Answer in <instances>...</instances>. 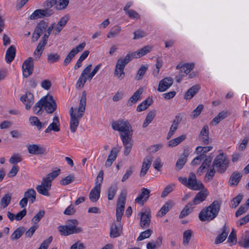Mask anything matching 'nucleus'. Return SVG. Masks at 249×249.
Returning a JSON list of instances; mask_svg holds the SVG:
<instances>
[{"label": "nucleus", "mask_w": 249, "mask_h": 249, "mask_svg": "<svg viewBox=\"0 0 249 249\" xmlns=\"http://www.w3.org/2000/svg\"><path fill=\"white\" fill-rule=\"evenodd\" d=\"M122 233V229L120 228V224L117 225L116 223H113L110 228V236L111 238H115L120 236Z\"/></svg>", "instance_id": "nucleus-26"}, {"label": "nucleus", "mask_w": 249, "mask_h": 249, "mask_svg": "<svg viewBox=\"0 0 249 249\" xmlns=\"http://www.w3.org/2000/svg\"><path fill=\"white\" fill-rule=\"evenodd\" d=\"M152 103V99L151 98H148L141 104L139 105L137 107V111L141 112L145 110L148 107L151 105Z\"/></svg>", "instance_id": "nucleus-39"}, {"label": "nucleus", "mask_w": 249, "mask_h": 249, "mask_svg": "<svg viewBox=\"0 0 249 249\" xmlns=\"http://www.w3.org/2000/svg\"><path fill=\"white\" fill-rule=\"evenodd\" d=\"M111 126L114 130L119 132L124 146V155L128 156L132 147L131 139L133 131L131 125L127 120H119L113 122Z\"/></svg>", "instance_id": "nucleus-1"}, {"label": "nucleus", "mask_w": 249, "mask_h": 249, "mask_svg": "<svg viewBox=\"0 0 249 249\" xmlns=\"http://www.w3.org/2000/svg\"><path fill=\"white\" fill-rule=\"evenodd\" d=\"M156 116L155 111H150L146 115L145 119L143 123L142 127L145 128L153 121Z\"/></svg>", "instance_id": "nucleus-45"}, {"label": "nucleus", "mask_w": 249, "mask_h": 249, "mask_svg": "<svg viewBox=\"0 0 249 249\" xmlns=\"http://www.w3.org/2000/svg\"><path fill=\"white\" fill-rule=\"evenodd\" d=\"M199 138L204 144L209 143V127L208 125H206L203 127L200 132Z\"/></svg>", "instance_id": "nucleus-28"}, {"label": "nucleus", "mask_w": 249, "mask_h": 249, "mask_svg": "<svg viewBox=\"0 0 249 249\" xmlns=\"http://www.w3.org/2000/svg\"><path fill=\"white\" fill-rule=\"evenodd\" d=\"M74 180V176L73 175H70L61 179L60 184L62 185H66L73 182Z\"/></svg>", "instance_id": "nucleus-57"}, {"label": "nucleus", "mask_w": 249, "mask_h": 249, "mask_svg": "<svg viewBox=\"0 0 249 249\" xmlns=\"http://www.w3.org/2000/svg\"><path fill=\"white\" fill-rule=\"evenodd\" d=\"M212 146H205V147H202V146H198L196 147V153L197 154H200V155H204V159H205L206 157V154L211 150L212 149Z\"/></svg>", "instance_id": "nucleus-46"}, {"label": "nucleus", "mask_w": 249, "mask_h": 249, "mask_svg": "<svg viewBox=\"0 0 249 249\" xmlns=\"http://www.w3.org/2000/svg\"><path fill=\"white\" fill-rule=\"evenodd\" d=\"M229 163V160L223 153L217 155L213 162V166L217 171L220 173H224L227 169Z\"/></svg>", "instance_id": "nucleus-6"}, {"label": "nucleus", "mask_w": 249, "mask_h": 249, "mask_svg": "<svg viewBox=\"0 0 249 249\" xmlns=\"http://www.w3.org/2000/svg\"><path fill=\"white\" fill-rule=\"evenodd\" d=\"M211 162V159H206L204 160L202 165L198 169L197 173H198L199 174V175H200L201 173H202L204 172V169L209 166Z\"/></svg>", "instance_id": "nucleus-55"}, {"label": "nucleus", "mask_w": 249, "mask_h": 249, "mask_svg": "<svg viewBox=\"0 0 249 249\" xmlns=\"http://www.w3.org/2000/svg\"><path fill=\"white\" fill-rule=\"evenodd\" d=\"M143 92L142 89H139L134 92L133 95L130 97L127 103V106H131L137 103Z\"/></svg>", "instance_id": "nucleus-30"}, {"label": "nucleus", "mask_w": 249, "mask_h": 249, "mask_svg": "<svg viewBox=\"0 0 249 249\" xmlns=\"http://www.w3.org/2000/svg\"><path fill=\"white\" fill-rule=\"evenodd\" d=\"M86 105V94L83 92L80 100L77 110H74L73 107L70 109V128L71 132L74 133L79 125V121L83 116Z\"/></svg>", "instance_id": "nucleus-2"}, {"label": "nucleus", "mask_w": 249, "mask_h": 249, "mask_svg": "<svg viewBox=\"0 0 249 249\" xmlns=\"http://www.w3.org/2000/svg\"><path fill=\"white\" fill-rule=\"evenodd\" d=\"M222 232L215 239V243L218 244L223 242L227 238L229 233V228L225 224L222 228Z\"/></svg>", "instance_id": "nucleus-29"}, {"label": "nucleus", "mask_w": 249, "mask_h": 249, "mask_svg": "<svg viewBox=\"0 0 249 249\" xmlns=\"http://www.w3.org/2000/svg\"><path fill=\"white\" fill-rule=\"evenodd\" d=\"M152 49V46L147 45L142 48L138 50L137 51L134 53H128L126 55H128L130 57V61L134 58H140L147 53L151 52Z\"/></svg>", "instance_id": "nucleus-14"}, {"label": "nucleus", "mask_w": 249, "mask_h": 249, "mask_svg": "<svg viewBox=\"0 0 249 249\" xmlns=\"http://www.w3.org/2000/svg\"><path fill=\"white\" fill-rule=\"evenodd\" d=\"M130 61V57L128 55H126L124 58H119L115 66L114 76L119 80L123 79L125 76L124 71L125 67Z\"/></svg>", "instance_id": "nucleus-5"}, {"label": "nucleus", "mask_w": 249, "mask_h": 249, "mask_svg": "<svg viewBox=\"0 0 249 249\" xmlns=\"http://www.w3.org/2000/svg\"><path fill=\"white\" fill-rule=\"evenodd\" d=\"M193 231L191 230H187L184 231L183 234L182 244L186 246L189 243L190 240L192 237Z\"/></svg>", "instance_id": "nucleus-44"}, {"label": "nucleus", "mask_w": 249, "mask_h": 249, "mask_svg": "<svg viewBox=\"0 0 249 249\" xmlns=\"http://www.w3.org/2000/svg\"><path fill=\"white\" fill-rule=\"evenodd\" d=\"M208 193L207 190L198 192L191 202L193 205L198 204L205 200Z\"/></svg>", "instance_id": "nucleus-24"}, {"label": "nucleus", "mask_w": 249, "mask_h": 249, "mask_svg": "<svg viewBox=\"0 0 249 249\" xmlns=\"http://www.w3.org/2000/svg\"><path fill=\"white\" fill-rule=\"evenodd\" d=\"M24 231L23 228L19 227L17 228L11 236L12 240H16L19 239L23 234Z\"/></svg>", "instance_id": "nucleus-47"}, {"label": "nucleus", "mask_w": 249, "mask_h": 249, "mask_svg": "<svg viewBox=\"0 0 249 249\" xmlns=\"http://www.w3.org/2000/svg\"><path fill=\"white\" fill-rule=\"evenodd\" d=\"M173 206V202L172 201H169L165 203L161 208L158 213V215L162 217L164 216Z\"/></svg>", "instance_id": "nucleus-36"}, {"label": "nucleus", "mask_w": 249, "mask_h": 249, "mask_svg": "<svg viewBox=\"0 0 249 249\" xmlns=\"http://www.w3.org/2000/svg\"><path fill=\"white\" fill-rule=\"evenodd\" d=\"M42 101L41 99L37 102L33 107V111L34 113L37 115L41 114L42 112V108L43 107L42 106Z\"/></svg>", "instance_id": "nucleus-53"}, {"label": "nucleus", "mask_w": 249, "mask_h": 249, "mask_svg": "<svg viewBox=\"0 0 249 249\" xmlns=\"http://www.w3.org/2000/svg\"><path fill=\"white\" fill-rule=\"evenodd\" d=\"M242 198L243 196L240 195H239L234 197L231 201V207L234 208H236L241 202Z\"/></svg>", "instance_id": "nucleus-61"}, {"label": "nucleus", "mask_w": 249, "mask_h": 249, "mask_svg": "<svg viewBox=\"0 0 249 249\" xmlns=\"http://www.w3.org/2000/svg\"><path fill=\"white\" fill-rule=\"evenodd\" d=\"M51 131L58 132L60 131V124L58 117L55 116L53 118V122L45 129V132L46 133L50 132Z\"/></svg>", "instance_id": "nucleus-22"}, {"label": "nucleus", "mask_w": 249, "mask_h": 249, "mask_svg": "<svg viewBox=\"0 0 249 249\" xmlns=\"http://www.w3.org/2000/svg\"><path fill=\"white\" fill-rule=\"evenodd\" d=\"M239 245L245 248H249V231H246L238 242Z\"/></svg>", "instance_id": "nucleus-40"}, {"label": "nucleus", "mask_w": 249, "mask_h": 249, "mask_svg": "<svg viewBox=\"0 0 249 249\" xmlns=\"http://www.w3.org/2000/svg\"><path fill=\"white\" fill-rule=\"evenodd\" d=\"M117 191L116 186H112L108 190L107 198L108 200L113 199Z\"/></svg>", "instance_id": "nucleus-56"}, {"label": "nucleus", "mask_w": 249, "mask_h": 249, "mask_svg": "<svg viewBox=\"0 0 249 249\" xmlns=\"http://www.w3.org/2000/svg\"><path fill=\"white\" fill-rule=\"evenodd\" d=\"M69 19L68 16L66 15L61 18L57 24L55 26L53 34L55 36L59 34L63 28L65 26Z\"/></svg>", "instance_id": "nucleus-21"}, {"label": "nucleus", "mask_w": 249, "mask_h": 249, "mask_svg": "<svg viewBox=\"0 0 249 249\" xmlns=\"http://www.w3.org/2000/svg\"><path fill=\"white\" fill-rule=\"evenodd\" d=\"M194 67L193 63H185L183 65L178 64L177 66V69L180 70L181 72L184 73L186 75L190 73Z\"/></svg>", "instance_id": "nucleus-34"}, {"label": "nucleus", "mask_w": 249, "mask_h": 249, "mask_svg": "<svg viewBox=\"0 0 249 249\" xmlns=\"http://www.w3.org/2000/svg\"><path fill=\"white\" fill-rule=\"evenodd\" d=\"M152 161V158L149 156L146 157L144 159L140 172V177H142L145 176L151 166Z\"/></svg>", "instance_id": "nucleus-25"}, {"label": "nucleus", "mask_w": 249, "mask_h": 249, "mask_svg": "<svg viewBox=\"0 0 249 249\" xmlns=\"http://www.w3.org/2000/svg\"><path fill=\"white\" fill-rule=\"evenodd\" d=\"M29 120L31 125L36 126L38 130L41 129V122L37 117H30Z\"/></svg>", "instance_id": "nucleus-52"}, {"label": "nucleus", "mask_w": 249, "mask_h": 249, "mask_svg": "<svg viewBox=\"0 0 249 249\" xmlns=\"http://www.w3.org/2000/svg\"><path fill=\"white\" fill-rule=\"evenodd\" d=\"M229 115L228 111H222L219 112L211 121V124L212 125H215L217 124L221 121L226 118Z\"/></svg>", "instance_id": "nucleus-37"}, {"label": "nucleus", "mask_w": 249, "mask_h": 249, "mask_svg": "<svg viewBox=\"0 0 249 249\" xmlns=\"http://www.w3.org/2000/svg\"><path fill=\"white\" fill-rule=\"evenodd\" d=\"M152 233V231L149 229L142 231L138 237L137 241H142L144 239L148 238L151 236Z\"/></svg>", "instance_id": "nucleus-59"}, {"label": "nucleus", "mask_w": 249, "mask_h": 249, "mask_svg": "<svg viewBox=\"0 0 249 249\" xmlns=\"http://www.w3.org/2000/svg\"><path fill=\"white\" fill-rule=\"evenodd\" d=\"M28 150L29 153L34 155L44 154L46 153V149L36 144H32L28 146Z\"/></svg>", "instance_id": "nucleus-23"}, {"label": "nucleus", "mask_w": 249, "mask_h": 249, "mask_svg": "<svg viewBox=\"0 0 249 249\" xmlns=\"http://www.w3.org/2000/svg\"><path fill=\"white\" fill-rule=\"evenodd\" d=\"M78 222L75 219L69 220L67 224L64 226H60L57 228L58 231L61 235L67 236L74 233H79L83 231L82 228L78 227Z\"/></svg>", "instance_id": "nucleus-4"}, {"label": "nucleus", "mask_w": 249, "mask_h": 249, "mask_svg": "<svg viewBox=\"0 0 249 249\" xmlns=\"http://www.w3.org/2000/svg\"><path fill=\"white\" fill-rule=\"evenodd\" d=\"M51 183L43 179L41 184L36 186V189L39 194L48 196L50 195L49 191L51 188Z\"/></svg>", "instance_id": "nucleus-13"}, {"label": "nucleus", "mask_w": 249, "mask_h": 249, "mask_svg": "<svg viewBox=\"0 0 249 249\" xmlns=\"http://www.w3.org/2000/svg\"><path fill=\"white\" fill-rule=\"evenodd\" d=\"M175 186V185L174 184H170L169 185H167L163 190L161 195V196L162 197H164L166 196L168 194H169L170 193L172 192L173 190V188Z\"/></svg>", "instance_id": "nucleus-64"}, {"label": "nucleus", "mask_w": 249, "mask_h": 249, "mask_svg": "<svg viewBox=\"0 0 249 249\" xmlns=\"http://www.w3.org/2000/svg\"><path fill=\"white\" fill-rule=\"evenodd\" d=\"M12 198V194L7 193L3 196L0 201V204L3 208H5L10 203Z\"/></svg>", "instance_id": "nucleus-48"}, {"label": "nucleus", "mask_w": 249, "mask_h": 249, "mask_svg": "<svg viewBox=\"0 0 249 249\" xmlns=\"http://www.w3.org/2000/svg\"><path fill=\"white\" fill-rule=\"evenodd\" d=\"M147 70V67L144 65L142 66L138 71L136 79L138 80L142 79Z\"/></svg>", "instance_id": "nucleus-58"}, {"label": "nucleus", "mask_w": 249, "mask_h": 249, "mask_svg": "<svg viewBox=\"0 0 249 249\" xmlns=\"http://www.w3.org/2000/svg\"><path fill=\"white\" fill-rule=\"evenodd\" d=\"M53 13L52 10L49 9H37L35 10L30 16V19H36L44 17H48Z\"/></svg>", "instance_id": "nucleus-15"}, {"label": "nucleus", "mask_w": 249, "mask_h": 249, "mask_svg": "<svg viewBox=\"0 0 249 249\" xmlns=\"http://www.w3.org/2000/svg\"><path fill=\"white\" fill-rule=\"evenodd\" d=\"M91 67L92 65L89 64L83 70L77 81L76 84V87L77 88H82L84 87L85 83L88 80V78L86 77V75L89 73L91 70Z\"/></svg>", "instance_id": "nucleus-12"}, {"label": "nucleus", "mask_w": 249, "mask_h": 249, "mask_svg": "<svg viewBox=\"0 0 249 249\" xmlns=\"http://www.w3.org/2000/svg\"><path fill=\"white\" fill-rule=\"evenodd\" d=\"M20 100L25 105L26 109L29 110L34 104V95L31 92H26L20 97Z\"/></svg>", "instance_id": "nucleus-19"}, {"label": "nucleus", "mask_w": 249, "mask_h": 249, "mask_svg": "<svg viewBox=\"0 0 249 249\" xmlns=\"http://www.w3.org/2000/svg\"><path fill=\"white\" fill-rule=\"evenodd\" d=\"M220 203L214 200L209 206L203 208L198 214L199 219L201 222H210L218 215L220 209Z\"/></svg>", "instance_id": "nucleus-3"}, {"label": "nucleus", "mask_w": 249, "mask_h": 249, "mask_svg": "<svg viewBox=\"0 0 249 249\" xmlns=\"http://www.w3.org/2000/svg\"><path fill=\"white\" fill-rule=\"evenodd\" d=\"M182 118L180 114H178L176 116L174 120L173 121L172 124L170 127V130L167 136V139H170L174 134L175 132L176 131L178 128V124L182 121Z\"/></svg>", "instance_id": "nucleus-16"}, {"label": "nucleus", "mask_w": 249, "mask_h": 249, "mask_svg": "<svg viewBox=\"0 0 249 249\" xmlns=\"http://www.w3.org/2000/svg\"><path fill=\"white\" fill-rule=\"evenodd\" d=\"M103 176H104V172L103 170H101L95 179V186H99V187L101 188V184L103 183Z\"/></svg>", "instance_id": "nucleus-62"}, {"label": "nucleus", "mask_w": 249, "mask_h": 249, "mask_svg": "<svg viewBox=\"0 0 249 249\" xmlns=\"http://www.w3.org/2000/svg\"><path fill=\"white\" fill-rule=\"evenodd\" d=\"M60 170L58 169L57 170L54 171L49 174H48L46 177L44 178L43 179L47 181V182H49L52 184V181L57 177L60 174Z\"/></svg>", "instance_id": "nucleus-50"}, {"label": "nucleus", "mask_w": 249, "mask_h": 249, "mask_svg": "<svg viewBox=\"0 0 249 249\" xmlns=\"http://www.w3.org/2000/svg\"><path fill=\"white\" fill-rule=\"evenodd\" d=\"M126 193H122L118 199L116 208V220L120 222L124 213L126 199Z\"/></svg>", "instance_id": "nucleus-8"}, {"label": "nucleus", "mask_w": 249, "mask_h": 249, "mask_svg": "<svg viewBox=\"0 0 249 249\" xmlns=\"http://www.w3.org/2000/svg\"><path fill=\"white\" fill-rule=\"evenodd\" d=\"M85 46L86 43L84 42L73 48L66 56L63 63V65L65 66H67L74 57L75 55L81 52Z\"/></svg>", "instance_id": "nucleus-9"}, {"label": "nucleus", "mask_w": 249, "mask_h": 249, "mask_svg": "<svg viewBox=\"0 0 249 249\" xmlns=\"http://www.w3.org/2000/svg\"><path fill=\"white\" fill-rule=\"evenodd\" d=\"M173 83L172 78L165 77L160 81L157 90L159 92H163L169 89Z\"/></svg>", "instance_id": "nucleus-18"}, {"label": "nucleus", "mask_w": 249, "mask_h": 249, "mask_svg": "<svg viewBox=\"0 0 249 249\" xmlns=\"http://www.w3.org/2000/svg\"><path fill=\"white\" fill-rule=\"evenodd\" d=\"M122 31L121 27L118 25L113 27L107 34V38H113L117 36Z\"/></svg>", "instance_id": "nucleus-41"}, {"label": "nucleus", "mask_w": 249, "mask_h": 249, "mask_svg": "<svg viewBox=\"0 0 249 249\" xmlns=\"http://www.w3.org/2000/svg\"><path fill=\"white\" fill-rule=\"evenodd\" d=\"M140 225L142 229L147 228L149 227L151 222V216L149 213L147 212H141Z\"/></svg>", "instance_id": "nucleus-20"}, {"label": "nucleus", "mask_w": 249, "mask_h": 249, "mask_svg": "<svg viewBox=\"0 0 249 249\" xmlns=\"http://www.w3.org/2000/svg\"><path fill=\"white\" fill-rule=\"evenodd\" d=\"M186 138V135L183 134L174 139L171 140L168 142V146L172 147H175L182 142Z\"/></svg>", "instance_id": "nucleus-38"}, {"label": "nucleus", "mask_w": 249, "mask_h": 249, "mask_svg": "<svg viewBox=\"0 0 249 249\" xmlns=\"http://www.w3.org/2000/svg\"><path fill=\"white\" fill-rule=\"evenodd\" d=\"M200 88L199 85H196L190 88L185 93L184 99H191L199 91Z\"/></svg>", "instance_id": "nucleus-32"}, {"label": "nucleus", "mask_w": 249, "mask_h": 249, "mask_svg": "<svg viewBox=\"0 0 249 249\" xmlns=\"http://www.w3.org/2000/svg\"><path fill=\"white\" fill-rule=\"evenodd\" d=\"M187 161V155L184 154L181 155L178 160L175 169L176 170L178 171L182 168Z\"/></svg>", "instance_id": "nucleus-43"}, {"label": "nucleus", "mask_w": 249, "mask_h": 249, "mask_svg": "<svg viewBox=\"0 0 249 249\" xmlns=\"http://www.w3.org/2000/svg\"><path fill=\"white\" fill-rule=\"evenodd\" d=\"M36 193L33 188L28 189L24 194V196L31 203H33L36 199Z\"/></svg>", "instance_id": "nucleus-35"}, {"label": "nucleus", "mask_w": 249, "mask_h": 249, "mask_svg": "<svg viewBox=\"0 0 249 249\" xmlns=\"http://www.w3.org/2000/svg\"><path fill=\"white\" fill-rule=\"evenodd\" d=\"M59 59L60 55L56 53H50L47 54V61L50 63L57 62Z\"/></svg>", "instance_id": "nucleus-51"}, {"label": "nucleus", "mask_w": 249, "mask_h": 249, "mask_svg": "<svg viewBox=\"0 0 249 249\" xmlns=\"http://www.w3.org/2000/svg\"><path fill=\"white\" fill-rule=\"evenodd\" d=\"M47 26V23L42 21L37 24L36 27L35 28V30L36 31V32H38L41 35H42V33L46 30Z\"/></svg>", "instance_id": "nucleus-54"}, {"label": "nucleus", "mask_w": 249, "mask_h": 249, "mask_svg": "<svg viewBox=\"0 0 249 249\" xmlns=\"http://www.w3.org/2000/svg\"><path fill=\"white\" fill-rule=\"evenodd\" d=\"M193 205L191 202L188 203L187 205H186L184 209L181 212L179 215V218L181 219L189 215V213H190L192 211L190 209V208L192 207Z\"/></svg>", "instance_id": "nucleus-49"}, {"label": "nucleus", "mask_w": 249, "mask_h": 249, "mask_svg": "<svg viewBox=\"0 0 249 249\" xmlns=\"http://www.w3.org/2000/svg\"><path fill=\"white\" fill-rule=\"evenodd\" d=\"M125 13L130 18L138 19L140 18V15L136 11L132 9L126 11Z\"/></svg>", "instance_id": "nucleus-63"}, {"label": "nucleus", "mask_w": 249, "mask_h": 249, "mask_svg": "<svg viewBox=\"0 0 249 249\" xmlns=\"http://www.w3.org/2000/svg\"><path fill=\"white\" fill-rule=\"evenodd\" d=\"M45 46L46 45L44 44V43L39 42L34 52V55H37V57L39 58Z\"/></svg>", "instance_id": "nucleus-60"}, {"label": "nucleus", "mask_w": 249, "mask_h": 249, "mask_svg": "<svg viewBox=\"0 0 249 249\" xmlns=\"http://www.w3.org/2000/svg\"><path fill=\"white\" fill-rule=\"evenodd\" d=\"M162 237L159 236L156 241L150 242L147 244L146 248L147 249H156L158 247L161 246L162 244Z\"/></svg>", "instance_id": "nucleus-42"}, {"label": "nucleus", "mask_w": 249, "mask_h": 249, "mask_svg": "<svg viewBox=\"0 0 249 249\" xmlns=\"http://www.w3.org/2000/svg\"><path fill=\"white\" fill-rule=\"evenodd\" d=\"M33 61L34 59L32 57H29L23 63L22 70L24 77L27 78L33 73L34 71Z\"/></svg>", "instance_id": "nucleus-11"}, {"label": "nucleus", "mask_w": 249, "mask_h": 249, "mask_svg": "<svg viewBox=\"0 0 249 249\" xmlns=\"http://www.w3.org/2000/svg\"><path fill=\"white\" fill-rule=\"evenodd\" d=\"M16 55V48L11 45L6 51L5 60L7 63H10L14 59Z\"/></svg>", "instance_id": "nucleus-31"}, {"label": "nucleus", "mask_w": 249, "mask_h": 249, "mask_svg": "<svg viewBox=\"0 0 249 249\" xmlns=\"http://www.w3.org/2000/svg\"><path fill=\"white\" fill-rule=\"evenodd\" d=\"M41 100H43L42 106L47 113H52L56 110L57 105L52 95L48 94L42 98Z\"/></svg>", "instance_id": "nucleus-7"}, {"label": "nucleus", "mask_w": 249, "mask_h": 249, "mask_svg": "<svg viewBox=\"0 0 249 249\" xmlns=\"http://www.w3.org/2000/svg\"><path fill=\"white\" fill-rule=\"evenodd\" d=\"M101 188L98 186H94L91 190L89 194V198L92 202H96L100 196Z\"/></svg>", "instance_id": "nucleus-27"}, {"label": "nucleus", "mask_w": 249, "mask_h": 249, "mask_svg": "<svg viewBox=\"0 0 249 249\" xmlns=\"http://www.w3.org/2000/svg\"><path fill=\"white\" fill-rule=\"evenodd\" d=\"M242 178V175L237 172H234L231 175L229 183L231 186H236Z\"/></svg>", "instance_id": "nucleus-33"}, {"label": "nucleus", "mask_w": 249, "mask_h": 249, "mask_svg": "<svg viewBox=\"0 0 249 249\" xmlns=\"http://www.w3.org/2000/svg\"><path fill=\"white\" fill-rule=\"evenodd\" d=\"M188 188L193 190H200L204 188L201 181L197 180L196 176L194 173H190L188 182Z\"/></svg>", "instance_id": "nucleus-10"}, {"label": "nucleus", "mask_w": 249, "mask_h": 249, "mask_svg": "<svg viewBox=\"0 0 249 249\" xmlns=\"http://www.w3.org/2000/svg\"><path fill=\"white\" fill-rule=\"evenodd\" d=\"M150 191L145 188L142 189L141 193L135 199V202L141 205H143L150 196Z\"/></svg>", "instance_id": "nucleus-17"}]
</instances>
